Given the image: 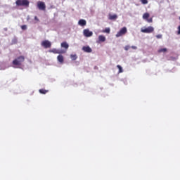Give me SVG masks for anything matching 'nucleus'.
<instances>
[{"label":"nucleus","mask_w":180,"mask_h":180,"mask_svg":"<svg viewBox=\"0 0 180 180\" xmlns=\"http://www.w3.org/2000/svg\"><path fill=\"white\" fill-rule=\"evenodd\" d=\"M165 51H167V48H163L158 50V53H165Z\"/></svg>","instance_id":"obj_18"},{"label":"nucleus","mask_w":180,"mask_h":180,"mask_svg":"<svg viewBox=\"0 0 180 180\" xmlns=\"http://www.w3.org/2000/svg\"><path fill=\"white\" fill-rule=\"evenodd\" d=\"M37 8L39 9V11H46V4H44L43 1H38Z\"/></svg>","instance_id":"obj_7"},{"label":"nucleus","mask_w":180,"mask_h":180,"mask_svg":"<svg viewBox=\"0 0 180 180\" xmlns=\"http://www.w3.org/2000/svg\"><path fill=\"white\" fill-rule=\"evenodd\" d=\"M18 43V38L14 37L11 41V44H16Z\"/></svg>","instance_id":"obj_17"},{"label":"nucleus","mask_w":180,"mask_h":180,"mask_svg":"<svg viewBox=\"0 0 180 180\" xmlns=\"http://www.w3.org/2000/svg\"><path fill=\"white\" fill-rule=\"evenodd\" d=\"M141 32L142 33H153L154 32V27L152 26H150L146 28H141Z\"/></svg>","instance_id":"obj_3"},{"label":"nucleus","mask_w":180,"mask_h":180,"mask_svg":"<svg viewBox=\"0 0 180 180\" xmlns=\"http://www.w3.org/2000/svg\"><path fill=\"white\" fill-rule=\"evenodd\" d=\"M104 33H110V28L108 27V28H105V30L103 31Z\"/></svg>","instance_id":"obj_21"},{"label":"nucleus","mask_w":180,"mask_h":180,"mask_svg":"<svg viewBox=\"0 0 180 180\" xmlns=\"http://www.w3.org/2000/svg\"><path fill=\"white\" fill-rule=\"evenodd\" d=\"M177 34H180V25L178 27Z\"/></svg>","instance_id":"obj_27"},{"label":"nucleus","mask_w":180,"mask_h":180,"mask_svg":"<svg viewBox=\"0 0 180 180\" xmlns=\"http://www.w3.org/2000/svg\"><path fill=\"white\" fill-rule=\"evenodd\" d=\"M131 49H133L134 50H137V46H132Z\"/></svg>","instance_id":"obj_28"},{"label":"nucleus","mask_w":180,"mask_h":180,"mask_svg":"<svg viewBox=\"0 0 180 180\" xmlns=\"http://www.w3.org/2000/svg\"><path fill=\"white\" fill-rule=\"evenodd\" d=\"M49 53H54V54H60V51L57 50L56 49H53L49 51Z\"/></svg>","instance_id":"obj_15"},{"label":"nucleus","mask_w":180,"mask_h":180,"mask_svg":"<svg viewBox=\"0 0 180 180\" xmlns=\"http://www.w3.org/2000/svg\"><path fill=\"white\" fill-rule=\"evenodd\" d=\"M126 33H127V28L124 27L116 34V37H120L123 34H126Z\"/></svg>","instance_id":"obj_4"},{"label":"nucleus","mask_w":180,"mask_h":180,"mask_svg":"<svg viewBox=\"0 0 180 180\" xmlns=\"http://www.w3.org/2000/svg\"><path fill=\"white\" fill-rule=\"evenodd\" d=\"M57 60L60 64H63V63H64V57L63 56V55L58 56Z\"/></svg>","instance_id":"obj_11"},{"label":"nucleus","mask_w":180,"mask_h":180,"mask_svg":"<svg viewBox=\"0 0 180 180\" xmlns=\"http://www.w3.org/2000/svg\"><path fill=\"white\" fill-rule=\"evenodd\" d=\"M39 92L44 95L46 94H47L48 91L47 90H44V89H39Z\"/></svg>","instance_id":"obj_20"},{"label":"nucleus","mask_w":180,"mask_h":180,"mask_svg":"<svg viewBox=\"0 0 180 180\" xmlns=\"http://www.w3.org/2000/svg\"><path fill=\"white\" fill-rule=\"evenodd\" d=\"M25 61V56H21L13 60V68H19V66L22 65V63Z\"/></svg>","instance_id":"obj_1"},{"label":"nucleus","mask_w":180,"mask_h":180,"mask_svg":"<svg viewBox=\"0 0 180 180\" xmlns=\"http://www.w3.org/2000/svg\"><path fill=\"white\" fill-rule=\"evenodd\" d=\"M104 41H106V37L103 35H99L98 43H103Z\"/></svg>","instance_id":"obj_9"},{"label":"nucleus","mask_w":180,"mask_h":180,"mask_svg":"<svg viewBox=\"0 0 180 180\" xmlns=\"http://www.w3.org/2000/svg\"><path fill=\"white\" fill-rule=\"evenodd\" d=\"M15 4L17 6H25L26 8H29L30 2L29 0H17Z\"/></svg>","instance_id":"obj_2"},{"label":"nucleus","mask_w":180,"mask_h":180,"mask_svg":"<svg viewBox=\"0 0 180 180\" xmlns=\"http://www.w3.org/2000/svg\"><path fill=\"white\" fill-rule=\"evenodd\" d=\"M21 29H22V30H26V29H27V26H26V25H22V26H21Z\"/></svg>","instance_id":"obj_23"},{"label":"nucleus","mask_w":180,"mask_h":180,"mask_svg":"<svg viewBox=\"0 0 180 180\" xmlns=\"http://www.w3.org/2000/svg\"><path fill=\"white\" fill-rule=\"evenodd\" d=\"M34 20H36L37 22H39V18H37V16H34Z\"/></svg>","instance_id":"obj_29"},{"label":"nucleus","mask_w":180,"mask_h":180,"mask_svg":"<svg viewBox=\"0 0 180 180\" xmlns=\"http://www.w3.org/2000/svg\"><path fill=\"white\" fill-rule=\"evenodd\" d=\"M148 18H150V14L148 13H145L143 15V19L147 20L148 19Z\"/></svg>","instance_id":"obj_14"},{"label":"nucleus","mask_w":180,"mask_h":180,"mask_svg":"<svg viewBox=\"0 0 180 180\" xmlns=\"http://www.w3.org/2000/svg\"><path fill=\"white\" fill-rule=\"evenodd\" d=\"M117 67L119 70V73L123 72V68H122V66H120V65H117Z\"/></svg>","instance_id":"obj_19"},{"label":"nucleus","mask_w":180,"mask_h":180,"mask_svg":"<svg viewBox=\"0 0 180 180\" xmlns=\"http://www.w3.org/2000/svg\"><path fill=\"white\" fill-rule=\"evenodd\" d=\"M110 20H115V19H117V15L114 14L109 16Z\"/></svg>","instance_id":"obj_13"},{"label":"nucleus","mask_w":180,"mask_h":180,"mask_svg":"<svg viewBox=\"0 0 180 180\" xmlns=\"http://www.w3.org/2000/svg\"><path fill=\"white\" fill-rule=\"evenodd\" d=\"M60 54V53H65V51L64 50H61L60 51H59Z\"/></svg>","instance_id":"obj_30"},{"label":"nucleus","mask_w":180,"mask_h":180,"mask_svg":"<svg viewBox=\"0 0 180 180\" xmlns=\"http://www.w3.org/2000/svg\"><path fill=\"white\" fill-rule=\"evenodd\" d=\"M83 34L85 37H91L93 36L94 32L89 30V29H85L83 30Z\"/></svg>","instance_id":"obj_5"},{"label":"nucleus","mask_w":180,"mask_h":180,"mask_svg":"<svg viewBox=\"0 0 180 180\" xmlns=\"http://www.w3.org/2000/svg\"><path fill=\"white\" fill-rule=\"evenodd\" d=\"M60 46L63 49H65V50L68 49V47H70V45H68V44L67 42H62Z\"/></svg>","instance_id":"obj_12"},{"label":"nucleus","mask_w":180,"mask_h":180,"mask_svg":"<svg viewBox=\"0 0 180 180\" xmlns=\"http://www.w3.org/2000/svg\"><path fill=\"white\" fill-rule=\"evenodd\" d=\"M156 37H157V39H162V34H159L156 35Z\"/></svg>","instance_id":"obj_24"},{"label":"nucleus","mask_w":180,"mask_h":180,"mask_svg":"<svg viewBox=\"0 0 180 180\" xmlns=\"http://www.w3.org/2000/svg\"><path fill=\"white\" fill-rule=\"evenodd\" d=\"M141 2L143 5H147V4H148V0H141Z\"/></svg>","instance_id":"obj_22"},{"label":"nucleus","mask_w":180,"mask_h":180,"mask_svg":"<svg viewBox=\"0 0 180 180\" xmlns=\"http://www.w3.org/2000/svg\"><path fill=\"white\" fill-rule=\"evenodd\" d=\"M148 23H151L153 22V18H149L146 20Z\"/></svg>","instance_id":"obj_26"},{"label":"nucleus","mask_w":180,"mask_h":180,"mask_svg":"<svg viewBox=\"0 0 180 180\" xmlns=\"http://www.w3.org/2000/svg\"><path fill=\"white\" fill-rule=\"evenodd\" d=\"M130 49V46H126L125 47H124V50L126 51H128V50H129Z\"/></svg>","instance_id":"obj_25"},{"label":"nucleus","mask_w":180,"mask_h":180,"mask_svg":"<svg viewBox=\"0 0 180 180\" xmlns=\"http://www.w3.org/2000/svg\"><path fill=\"white\" fill-rule=\"evenodd\" d=\"M78 25L79 26H86V20H85L84 19H81L79 20Z\"/></svg>","instance_id":"obj_10"},{"label":"nucleus","mask_w":180,"mask_h":180,"mask_svg":"<svg viewBox=\"0 0 180 180\" xmlns=\"http://www.w3.org/2000/svg\"><path fill=\"white\" fill-rule=\"evenodd\" d=\"M70 58H72V60H73V61H75V60H77V58H78V57L77 56V55L76 54H74V55H70Z\"/></svg>","instance_id":"obj_16"},{"label":"nucleus","mask_w":180,"mask_h":180,"mask_svg":"<svg viewBox=\"0 0 180 180\" xmlns=\"http://www.w3.org/2000/svg\"><path fill=\"white\" fill-rule=\"evenodd\" d=\"M42 47L44 49H50L51 47V42L49 40H45L41 42Z\"/></svg>","instance_id":"obj_6"},{"label":"nucleus","mask_w":180,"mask_h":180,"mask_svg":"<svg viewBox=\"0 0 180 180\" xmlns=\"http://www.w3.org/2000/svg\"><path fill=\"white\" fill-rule=\"evenodd\" d=\"M82 50L84 53H91L92 51V49L89 46H84L82 48Z\"/></svg>","instance_id":"obj_8"}]
</instances>
